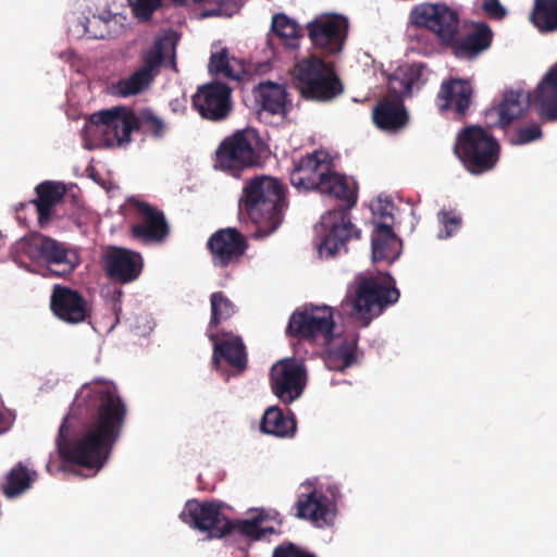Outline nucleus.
Instances as JSON below:
<instances>
[{
	"instance_id": "nucleus-1",
	"label": "nucleus",
	"mask_w": 557,
	"mask_h": 557,
	"mask_svg": "<svg viewBox=\"0 0 557 557\" xmlns=\"http://www.w3.org/2000/svg\"><path fill=\"white\" fill-rule=\"evenodd\" d=\"M126 416V405L113 384L83 385L59 428L55 445L60 457L99 470L119 441Z\"/></svg>"
},
{
	"instance_id": "nucleus-38",
	"label": "nucleus",
	"mask_w": 557,
	"mask_h": 557,
	"mask_svg": "<svg viewBox=\"0 0 557 557\" xmlns=\"http://www.w3.org/2000/svg\"><path fill=\"white\" fill-rule=\"evenodd\" d=\"M211 317L209 329L212 330L230 320L236 312V307L223 292H214L210 296Z\"/></svg>"
},
{
	"instance_id": "nucleus-18",
	"label": "nucleus",
	"mask_w": 557,
	"mask_h": 557,
	"mask_svg": "<svg viewBox=\"0 0 557 557\" xmlns=\"http://www.w3.org/2000/svg\"><path fill=\"white\" fill-rule=\"evenodd\" d=\"M50 309L59 320L67 324L82 323L89 315L86 298L78 290L62 285L53 286Z\"/></svg>"
},
{
	"instance_id": "nucleus-3",
	"label": "nucleus",
	"mask_w": 557,
	"mask_h": 557,
	"mask_svg": "<svg viewBox=\"0 0 557 557\" xmlns=\"http://www.w3.org/2000/svg\"><path fill=\"white\" fill-rule=\"evenodd\" d=\"M287 193V186L274 176L259 174L245 181L238 208L256 226V237L270 236L282 225L289 205Z\"/></svg>"
},
{
	"instance_id": "nucleus-14",
	"label": "nucleus",
	"mask_w": 557,
	"mask_h": 557,
	"mask_svg": "<svg viewBox=\"0 0 557 557\" xmlns=\"http://www.w3.org/2000/svg\"><path fill=\"white\" fill-rule=\"evenodd\" d=\"M232 88L222 82L201 85L191 97V104L199 115L211 122L225 121L232 113Z\"/></svg>"
},
{
	"instance_id": "nucleus-33",
	"label": "nucleus",
	"mask_w": 557,
	"mask_h": 557,
	"mask_svg": "<svg viewBox=\"0 0 557 557\" xmlns=\"http://www.w3.org/2000/svg\"><path fill=\"white\" fill-rule=\"evenodd\" d=\"M36 480L37 472L18 462L8 472L1 488L8 498H14L30 488Z\"/></svg>"
},
{
	"instance_id": "nucleus-21",
	"label": "nucleus",
	"mask_w": 557,
	"mask_h": 557,
	"mask_svg": "<svg viewBox=\"0 0 557 557\" xmlns=\"http://www.w3.org/2000/svg\"><path fill=\"white\" fill-rule=\"evenodd\" d=\"M346 27V20L336 16L313 21L307 26L313 46L327 54L337 53L343 49Z\"/></svg>"
},
{
	"instance_id": "nucleus-13",
	"label": "nucleus",
	"mask_w": 557,
	"mask_h": 557,
	"mask_svg": "<svg viewBox=\"0 0 557 557\" xmlns=\"http://www.w3.org/2000/svg\"><path fill=\"white\" fill-rule=\"evenodd\" d=\"M410 21L418 27L430 29L445 44L453 41L459 27V14L445 3H422L410 13Z\"/></svg>"
},
{
	"instance_id": "nucleus-44",
	"label": "nucleus",
	"mask_w": 557,
	"mask_h": 557,
	"mask_svg": "<svg viewBox=\"0 0 557 557\" xmlns=\"http://www.w3.org/2000/svg\"><path fill=\"white\" fill-rule=\"evenodd\" d=\"M437 216L444 227V233L438 234L440 238L451 237L461 226V218L453 211H441Z\"/></svg>"
},
{
	"instance_id": "nucleus-47",
	"label": "nucleus",
	"mask_w": 557,
	"mask_h": 557,
	"mask_svg": "<svg viewBox=\"0 0 557 557\" xmlns=\"http://www.w3.org/2000/svg\"><path fill=\"white\" fill-rule=\"evenodd\" d=\"M326 493L330 495L329 499L332 504V509H334L336 502L342 498L341 490L336 484H330L326 486Z\"/></svg>"
},
{
	"instance_id": "nucleus-28",
	"label": "nucleus",
	"mask_w": 557,
	"mask_h": 557,
	"mask_svg": "<svg viewBox=\"0 0 557 557\" xmlns=\"http://www.w3.org/2000/svg\"><path fill=\"white\" fill-rule=\"evenodd\" d=\"M255 98L263 111L273 115H285L288 110V94L283 85L261 82L255 88Z\"/></svg>"
},
{
	"instance_id": "nucleus-31",
	"label": "nucleus",
	"mask_w": 557,
	"mask_h": 557,
	"mask_svg": "<svg viewBox=\"0 0 557 557\" xmlns=\"http://www.w3.org/2000/svg\"><path fill=\"white\" fill-rule=\"evenodd\" d=\"M373 121L381 129L395 131L408 121V114L399 101L382 100L373 110Z\"/></svg>"
},
{
	"instance_id": "nucleus-8",
	"label": "nucleus",
	"mask_w": 557,
	"mask_h": 557,
	"mask_svg": "<svg viewBox=\"0 0 557 557\" xmlns=\"http://www.w3.org/2000/svg\"><path fill=\"white\" fill-rule=\"evenodd\" d=\"M293 74L296 88L307 100L327 102L344 91V85L333 65L318 57L297 62Z\"/></svg>"
},
{
	"instance_id": "nucleus-22",
	"label": "nucleus",
	"mask_w": 557,
	"mask_h": 557,
	"mask_svg": "<svg viewBox=\"0 0 557 557\" xmlns=\"http://www.w3.org/2000/svg\"><path fill=\"white\" fill-rule=\"evenodd\" d=\"M143 258L140 253L125 248H113L104 257L107 275L119 283L135 281L141 273Z\"/></svg>"
},
{
	"instance_id": "nucleus-11",
	"label": "nucleus",
	"mask_w": 557,
	"mask_h": 557,
	"mask_svg": "<svg viewBox=\"0 0 557 557\" xmlns=\"http://www.w3.org/2000/svg\"><path fill=\"white\" fill-rule=\"evenodd\" d=\"M258 143V136L250 129L235 132L219 145L214 166L239 177L243 170L259 164L260 154L256 149Z\"/></svg>"
},
{
	"instance_id": "nucleus-37",
	"label": "nucleus",
	"mask_w": 557,
	"mask_h": 557,
	"mask_svg": "<svg viewBox=\"0 0 557 557\" xmlns=\"http://www.w3.org/2000/svg\"><path fill=\"white\" fill-rule=\"evenodd\" d=\"M357 337L350 341L345 339L334 349L330 350L326 357V364L332 370L342 371L350 367L356 360Z\"/></svg>"
},
{
	"instance_id": "nucleus-17",
	"label": "nucleus",
	"mask_w": 557,
	"mask_h": 557,
	"mask_svg": "<svg viewBox=\"0 0 557 557\" xmlns=\"http://www.w3.org/2000/svg\"><path fill=\"white\" fill-rule=\"evenodd\" d=\"M333 164L330 153L325 150L319 149L307 153L294 162L289 174L290 184L298 190H318Z\"/></svg>"
},
{
	"instance_id": "nucleus-45",
	"label": "nucleus",
	"mask_w": 557,
	"mask_h": 557,
	"mask_svg": "<svg viewBox=\"0 0 557 557\" xmlns=\"http://www.w3.org/2000/svg\"><path fill=\"white\" fill-rule=\"evenodd\" d=\"M272 557H318L314 553L309 552L297 544L285 541L274 547Z\"/></svg>"
},
{
	"instance_id": "nucleus-7",
	"label": "nucleus",
	"mask_w": 557,
	"mask_h": 557,
	"mask_svg": "<svg viewBox=\"0 0 557 557\" xmlns=\"http://www.w3.org/2000/svg\"><path fill=\"white\" fill-rule=\"evenodd\" d=\"M531 101L537 106L539 114L547 121L557 120V63L552 66L535 88L532 98L530 94L510 90L495 109L486 112V116H498L495 125L507 127L513 120L519 119L528 109Z\"/></svg>"
},
{
	"instance_id": "nucleus-49",
	"label": "nucleus",
	"mask_w": 557,
	"mask_h": 557,
	"mask_svg": "<svg viewBox=\"0 0 557 557\" xmlns=\"http://www.w3.org/2000/svg\"><path fill=\"white\" fill-rule=\"evenodd\" d=\"M171 63H172V67H173V70H174V71H177V69H176V62H175V57H174V55H173V59H172Z\"/></svg>"
},
{
	"instance_id": "nucleus-19",
	"label": "nucleus",
	"mask_w": 557,
	"mask_h": 557,
	"mask_svg": "<svg viewBox=\"0 0 557 557\" xmlns=\"http://www.w3.org/2000/svg\"><path fill=\"white\" fill-rule=\"evenodd\" d=\"M135 208L139 221L132 225V236L143 243L163 242L170 233L164 213L145 201H136Z\"/></svg>"
},
{
	"instance_id": "nucleus-36",
	"label": "nucleus",
	"mask_w": 557,
	"mask_h": 557,
	"mask_svg": "<svg viewBox=\"0 0 557 557\" xmlns=\"http://www.w3.org/2000/svg\"><path fill=\"white\" fill-rule=\"evenodd\" d=\"M175 5H186L188 3H207V7L203 9L201 16L210 17V16H224L231 17L234 14L238 13L242 5L243 0H172Z\"/></svg>"
},
{
	"instance_id": "nucleus-46",
	"label": "nucleus",
	"mask_w": 557,
	"mask_h": 557,
	"mask_svg": "<svg viewBox=\"0 0 557 557\" xmlns=\"http://www.w3.org/2000/svg\"><path fill=\"white\" fill-rule=\"evenodd\" d=\"M482 10L488 17L494 20H503L506 16V9L502 5L499 0H483Z\"/></svg>"
},
{
	"instance_id": "nucleus-32",
	"label": "nucleus",
	"mask_w": 557,
	"mask_h": 557,
	"mask_svg": "<svg viewBox=\"0 0 557 557\" xmlns=\"http://www.w3.org/2000/svg\"><path fill=\"white\" fill-rule=\"evenodd\" d=\"M47 236L32 234L15 242L11 247V257L20 265L28 262H41Z\"/></svg>"
},
{
	"instance_id": "nucleus-27",
	"label": "nucleus",
	"mask_w": 557,
	"mask_h": 557,
	"mask_svg": "<svg viewBox=\"0 0 557 557\" xmlns=\"http://www.w3.org/2000/svg\"><path fill=\"white\" fill-rule=\"evenodd\" d=\"M209 338L214 344L213 362L218 363L221 359L225 360L232 368L242 372L247 367V354L245 345L239 336H233L228 339L218 342L215 334H209Z\"/></svg>"
},
{
	"instance_id": "nucleus-42",
	"label": "nucleus",
	"mask_w": 557,
	"mask_h": 557,
	"mask_svg": "<svg viewBox=\"0 0 557 557\" xmlns=\"http://www.w3.org/2000/svg\"><path fill=\"white\" fill-rule=\"evenodd\" d=\"M542 136L543 132L541 126L536 123H533L529 126L518 128L515 135L511 137L510 143L517 146L525 145L541 139Z\"/></svg>"
},
{
	"instance_id": "nucleus-9",
	"label": "nucleus",
	"mask_w": 557,
	"mask_h": 557,
	"mask_svg": "<svg viewBox=\"0 0 557 557\" xmlns=\"http://www.w3.org/2000/svg\"><path fill=\"white\" fill-rule=\"evenodd\" d=\"M454 152L468 172L480 175L495 168L500 146L485 128L470 125L458 133Z\"/></svg>"
},
{
	"instance_id": "nucleus-25",
	"label": "nucleus",
	"mask_w": 557,
	"mask_h": 557,
	"mask_svg": "<svg viewBox=\"0 0 557 557\" xmlns=\"http://www.w3.org/2000/svg\"><path fill=\"white\" fill-rule=\"evenodd\" d=\"M493 41L492 28L484 22L475 23L472 28L461 37H454L447 42L454 49L455 55L461 59H473L487 50Z\"/></svg>"
},
{
	"instance_id": "nucleus-26",
	"label": "nucleus",
	"mask_w": 557,
	"mask_h": 557,
	"mask_svg": "<svg viewBox=\"0 0 557 557\" xmlns=\"http://www.w3.org/2000/svg\"><path fill=\"white\" fill-rule=\"evenodd\" d=\"M372 261L394 262L401 253V240L394 233L391 225L377 223L372 233Z\"/></svg>"
},
{
	"instance_id": "nucleus-5",
	"label": "nucleus",
	"mask_w": 557,
	"mask_h": 557,
	"mask_svg": "<svg viewBox=\"0 0 557 557\" xmlns=\"http://www.w3.org/2000/svg\"><path fill=\"white\" fill-rule=\"evenodd\" d=\"M181 520L190 528L207 533L208 539H222L226 535L238 534L250 540H261L267 533H272L273 528H262L263 517L258 516L247 520H231L222 512V504L215 500L199 502L189 499L186 502Z\"/></svg>"
},
{
	"instance_id": "nucleus-2",
	"label": "nucleus",
	"mask_w": 557,
	"mask_h": 557,
	"mask_svg": "<svg viewBox=\"0 0 557 557\" xmlns=\"http://www.w3.org/2000/svg\"><path fill=\"white\" fill-rule=\"evenodd\" d=\"M85 131L108 147H122L132 141L133 132L160 140L168 133L169 125L150 108L135 111L117 106L90 114Z\"/></svg>"
},
{
	"instance_id": "nucleus-29",
	"label": "nucleus",
	"mask_w": 557,
	"mask_h": 557,
	"mask_svg": "<svg viewBox=\"0 0 557 557\" xmlns=\"http://www.w3.org/2000/svg\"><path fill=\"white\" fill-rule=\"evenodd\" d=\"M37 198L32 200L38 214V223L44 226L49 222L52 209L62 200L65 195V187L62 183L46 181L36 187Z\"/></svg>"
},
{
	"instance_id": "nucleus-6",
	"label": "nucleus",
	"mask_w": 557,
	"mask_h": 557,
	"mask_svg": "<svg viewBox=\"0 0 557 557\" xmlns=\"http://www.w3.org/2000/svg\"><path fill=\"white\" fill-rule=\"evenodd\" d=\"M399 290L392 276L380 280L374 276H358L352 290L342 301L343 310L360 326H368L382 311L399 299Z\"/></svg>"
},
{
	"instance_id": "nucleus-10",
	"label": "nucleus",
	"mask_w": 557,
	"mask_h": 557,
	"mask_svg": "<svg viewBox=\"0 0 557 557\" xmlns=\"http://www.w3.org/2000/svg\"><path fill=\"white\" fill-rule=\"evenodd\" d=\"M335 326L332 307L310 304L292 313L286 334L311 344L326 346L334 338Z\"/></svg>"
},
{
	"instance_id": "nucleus-16",
	"label": "nucleus",
	"mask_w": 557,
	"mask_h": 557,
	"mask_svg": "<svg viewBox=\"0 0 557 557\" xmlns=\"http://www.w3.org/2000/svg\"><path fill=\"white\" fill-rule=\"evenodd\" d=\"M212 264L225 269L242 262L248 249V242L237 228L226 227L214 232L207 242Z\"/></svg>"
},
{
	"instance_id": "nucleus-4",
	"label": "nucleus",
	"mask_w": 557,
	"mask_h": 557,
	"mask_svg": "<svg viewBox=\"0 0 557 557\" xmlns=\"http://www.w3.org/2000/svg\"><path fill=\"white\" fill-rule=\"evenodd\" d=\"M318 191L345 202L344 207L329 210L321 216L320 224L324 234L319 245V252L321 256L332 258L341 250L347 252L346 244L361 236V231L352 223L350 214V209L357 203V186L355 182L337 173L333 166Z\"/></svg>"
},
{
	"instance_id": "nucleus-23",
	"label": "nucleus",
	"mask_w": 557,
	"mask_h": 557,
	"mask_svg": "<svg viewBox=\"0 0 557 557\" xmlns=\"http://www.w3.org/2000/svg\"><path fill=\"white\" fill-rule=\"evenodd\" d=\"M473 88L469 81L450 78L444 81L437 94L441 111L454 110L457 116L462 117L471 104Z\"/></svg>"
},
{
	"instance_id": "nucleus-35",
	"label": "nucleus",
	"mask_w": 557,
	"mask_h": 557,
	"mask_svg": "<svg viewBox=\"0 0 557 557\" xmlns=\"http://www.w3.org/2000/svg\"><path fill=\"white\" fill-rule=\"evenodd\" d=\"M208 71L211 75L223 76L235 81H240L245 73L239 61L235 58L230 59L226 48L211 54Z\"/></svg>"
},
{
	"instance_id": "nucleus-30",
	"label": "nucleus",
	"mask_w": 557,
	"mask_h": 557,
	"mask_svg": "<svg viewBox=\"0 0 557 557\" xmlns=\"http://www.w3.org/2000/svg\"><path fill=\"white\" fill-rule=\"evenodd\" d=\"M260 430L276 437H293L297 423L293 416H286L280 407H269L261 419Z\"/></svg>"
},
{
	"instance_id": "nucleus-40",
	"label": "nucleus",
	"mask_w": 557,
	"mask_h": 557,
	"mask_svg": "<svg viewBox=\"0 0 557 557\" xmlns=\"http://www.w3.org/2000/svg\"><path fill=\"white\" fill-rule=\"evenodd\" d=\"M133 16L140 23H147L162 5V0H127Z\"/></svg>"
},
{
	"instance_id": "nucleus-15",
	"label": "nucleus",
	"mask_w": 557,
	"mask_h": 557,
	"mask_svg": "<svg viewBox=\"0 0 557 557\" xmlns=\"http://www.w3.org/2000/svg\"><path fill=\"white\" fill-rule=\"evenodd\" d=\"M306 379V366L296 359L281 360L271 369L272 392L284 404H290L300 397Z\"/></svg>"
},
{
	"instance_id": "nucleus-34",
	"label": "nucleus",
	"mask_w": 557,
	"mask_h": 557,
	"mask_svg": "<svg viewBox=\"0 0 557 557\" xmlns=\"http://www.w3.org/2000/svg\"><path fill=\"white\" fill-rule=\"evenodd\" d=\"M530 20L540 33L556 32L557 0H534Z\"/></svg>"
},
{
	"instance_id": "nucleus-12",
	"label": "nucleus",
	"mask_w": 557,
	"mask_h": 557,
	"mask_svg": "<svg viewBox=\"0 0 557 557\" xmlns=\"http://www.w3.org/2000/svg\"><path fill=\"white\" fill-rule=\"evenodd\" d=\"M163 61V45L159 40L149 51L143 53L140 65L129 76L112 85L113 94L127 98L146 91L159 75Z\"/></svg>"
},
{
	"instance_id": "nucleus-48",
	"label": "nucleus",
	"mask_w": 557,
	"mask_h": 557,
	"mask_svg": "<svg viewBox=\"0 0 557 557\" xmlns=\"http://www.w3.org/2000/svg\"><path fill=\"white\" fill-rule=\"evenodd\" d=\"M171 108L173 112L180 113H184L186 110V107L184 104H181L177 99L171 102Z\"/></svg>"
},
{
	"instance_id": "nucleus-43",
	"label": "nucleus",
	"mask_w": 557,
	"mask_h": 557,
	"mask_svg": "<svg viewBox=\"0 0 557 557\" xmlns=\"http://www.w3.org/2000/svg\"><path fill=\"white\" fill-rule=\"evenodd\" d=\"M108 22L99 16L86 17L84 23V34L91 39H103L109 34Z\"/></svg>"
},
{
	"instance_id": "nucleus-20",
	"label": "nucleus",
	"mask_w": 557,
	"mask_h": 557,
	"mask_svg": "<svg viewBox=\"0 0 557 557\" xmlns=\"http://www.w3.org/2000/svg\"><path fill=\"white\" fill-rule=\"evenodd\" d=\"M293 510L296 518L307 520L317 528L331 525L335 518V509H332L329 497L317 488L298 495Z\"/></svg>"
},
{
	"instance_id": "nucleus-24",
	"label": "nucleus",
	"mask_w": 557,
	"mask_h": 557,
	"mask_svg": "<svg viewBox=\"0 0 557 557\" xmlns=\"http://www.w3.org/2000/svg\"><path fill=\"white\" fill-rule=\"evenodd\" d=\"M47 269L55 276H66L71 274L79 264L78 252L64 243L47 237L42 259Z\"/></svg>"
},
{
	"instance_id": "nucleus-39",
	"label": "nucleus",
	"mask_w": 557,
	"mask_h": 557,
	"mask_svg": "<svg viewBox=\"0 0 557 557\" xmlns=\"http://www.w3.org/2000/svg\"><path fill=\"white\" fill-rule=\"evenodd\" d=\"M272 30L280 37L287 47H295L299 38L297 24L285 14H275L272 18Z\"/></svg>"
},
{
	"instance_id": "nucleus-41",
	"label": "nucleus",
	"mask_w": 557,
	"mask_h": 557,
	"mask_svg": "<svg viewBox=\"0 0 557 557\" xmlns=\"http://www.w3.org/2000/svg\"><path fill=\"white\" fill-rule=\"evenodd\" d=\"M412 79L409 77H399L398 74H393L388 78L387 90L388 94L395 98V101L401 102V99L411 95Z\"/></svg>"
}]
</instances>
